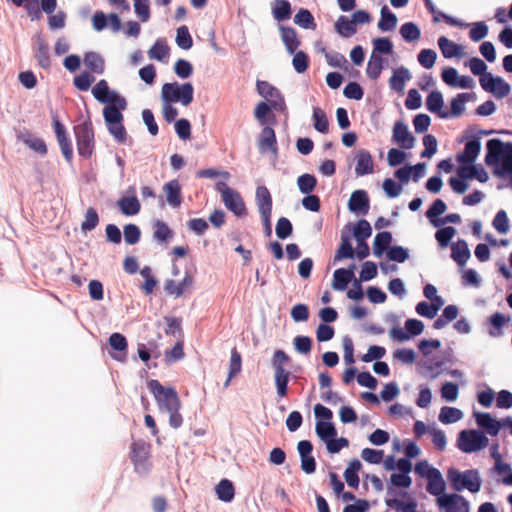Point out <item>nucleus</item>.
<instances>
[{
  "label": "nucleus",
  "mask_w": 512,
  "mask_h": 512,
  "mask_svg": "<svg viewBox=\"0 0 512 512\" xmlns=\"http://www.w3.org/2000/svg\"><path fill=\"white\" fill-rule=\"evenodd\" d=\"M173 235V231L164 221L157 220L154 223V239L158 242H168L173 238Z\"/></svg>",
  "instance_id": "45"
},
{
  "label": "nucleus",
  "mask_w": 512,
  "mask_h": 512,
  "mask_svg": "<svg viewBox=\"0 0 512 512\" xmlns=\"http://www.w3.org/2000/svg\"><path fill=\"white\" fill-rule=\"evenodd\" d=\"M194 88L191 83H166L162 86L163 99L170 102H181L188 106L193 101Z\"/></svg>",
  "instance_id": "6"
},
{
  "label": "nucleus",
  "mask_w": 512,
  "mask_h": 512,
  "mask_svg": "<svg viewBox=\"0 0 512 512\" xmlns=\"http://www.w3.org/2000/svg\"><path fill=\"white\" fill-rule=\"evenodd\" d=\"M456 233V230L452 226H447L436 231L435 238L441 248H445L449 245Z\"/></svg>",
  "instance_id": "54"
},
{
  "label": "nucleus",
  "mask_w": 512,
  "mask_h": 512,
  "mask_svg": "<svg viewBox=\"0 0 512 512\" xmlns=\"http://www.w3.org/2000/svg\"><path fill=\"white\" fill-rule=\"evenodd\" d=\"M400 34L407 42L416 41L421 36L419 27L413 22L404 23L400 28Z\"/></svg>",
  "instance_id": "49"
},
{
  "label": "nucleus",
  "mask_w": 512,
  "mask_h": 512,
  "mask_svg": "<svg viewBox=\"0 0 512 512\" xmlns=\"http://www.w3.org/2000/svg\"><path fill=\"white\" fill-rule=\"evenodd\" d=\"M361 469L359 460L354 459L349 463V466L344 471V478L347 484L352 488H357L359 485L358 472Z\"/></svg>",
  "instance_id": "39"
},
{
  "label": "nucleus",
  "mask_w": 512,
  "mask_h": 512,
  "mask_svg": "<svg viewBox=\"0 0 512 512\" xmlns=\"http://www.w3.org/2000/svg\"><path fill=\"white\" fill-rule=\"evenodd\" d=\"M215 187L221 194L222 201L229 211L238 217L247 214L246 205L238 191L230 188L225 182H217Z\"/></svg>",
  "instance_id": "7"
},
{
  "label": "nucleus",
  "mask_w": 512,
  "mask_h": 512,
  "mask_svg": "<svg viewBox=\"0 0 512 512\" xmlns=\"http://www.w3.org/2000/svg\"><path fill=\"white\" fill-rule=\"evenodd\" d=\"M383 69V60L379 55L372 52L367 64L366 73L369 78L376 80Z\"/></svg>",
  "instance_id": "46"
},
{
  "label": "nucleus",
  "mask_w": 512,
  "mask_h": 512,
  "mask_svg": "<svg viewBox=\"0 0 512 512\" xmlns=\"http://www.w3.org/2000/svg\"><path fill=\"white\" fill-rule=\"evenodd\" d=\"M84 65L90 72L95 74H102L105 69V61L101 55L96 52H87L84 55Z\"/></svg>",
  "instance_id": "31"
},
{
  "label": "nucleus",
  "mask_w": 512,
  "mask_h": 512,
  "mask_svg": "<svg viewBox=\"0 0 512 512\" xmlns=\"http://www.w3.org/2000/svg\"><path fill=\"white\" fill-rule=\"evenodd\" d=\"M259 149L261 151L277 152V140L273 128L266 126L262 129L260 134Z\"/></svg>",
  "instance_id": "28"
},
{
  "label": "nucleus",
  "mask_w": 512,
  "mask_h": 512,
  "mask_svg": "<svg viewBox=\"0 0 512 512\" xmlns=\"http://www.w3.org/2000/svg\"><path fill=\"white\" fill-rule=\"evenodd\" d=\"M463 417V413L461 410L455 407H442L440 414H439V420L443 424H451L455 423L459 420H461Z\"/></svg>",
  "instance_id": "44"
},
{
  "label": "nucleus",
  "mask_w": 512,
  "mask_h": 512,
  "mask_svg": "<svg viewBox=\"0 0 512 512\" xmlns=\"http://www.w3.org/2000/svg\"><path fill=\"white\" fill-rule=\"evenodd\" d=\"M475 417L477 424L484 428L489 435L496 436L499 433L501 424L489 413H477Z\"/></svg>",
  "instance_id": "27"
},
{
  "label": "nucleus",
  "mask_w": 512,
  "mask_h": 512,
  "mask_svg": "<svg viewBox=\"0 0 512 512\" xmlns=\"http://www.w3.org/2000/svg\"><path fill=\"white\" fill-rule=\"evenodd\" d=\"M457 175L465 180L475 178L481 183L488 180V174L485 169L472 164H462V166L457 169Z\"/></svg>",
  "instance_id": "18"
},
{
  "label": "nucleus",
  "mask_w": 512,
  "mask_h": 512,
  "mask_svg": "<svg viewBox=\"0 0 512 512\" xmlns=\"http://www.w3.org/2000/svg\"><path fill=\"white\" fill-rule=\"evenodd\" d=\"M258 93L270 102L271 107L276 110H282L285 107L284 98L280 91L267 81H257Z\"/></svg>",
  "instance_id": "11"
},
{
  "label": "nucleus",
  "mask_w": 512,
  "mask_h": 512,
  "mask_svg": "<svg viewBox=\"0 0 512 512\" xmlns=\"http://www.w3.org/2000/svg\"><path fill=\"white\" fill-rule=\"evenodd\" d=\"M127 106V102L125 101V104H123V107H121L119 102H110L107 106L103 109V116L106 124H113L117 122L123 121V115L121 113L122 110H125Z\"/></svg>",
  "instance_id": "26"
},
{
  "label": "nucleus",
  "mask_w": 512,
  "mask_h": 512,
  "mask_svg": "<svg viewBox=\"0 0 512 512\" xmlns=\"http://www.w3.org/2000/svg\"><path fill=\"white\" fill-rule=\"evenodd\" d=\"M148 388L154 395L160 409L180 410L181 401L177 391L172 387H164L158 380L148 381Z\"/></svg>",
  "instance_id": "3"
},
{
  "label": "nucleus",
  "mask_w": 512,
  "mask_h": 512,
  "mask_svg": "<svg viewBox=\"0 0 512 512\" xmlns=\"http://www.w3.org/2000/svg\"><path fill=\"white\" fill-rule=\"evenodd\" d=\"M35 57L37 59L38 64L42 68L47 69L50 67L51 59H50V54H49V46L42 38H39L37 41V49L35 52Z\"/></svg>",
  "instance_id": "40"
},
{
  "label": "nucleus",
  "mask_w": 512,
  "mask_h": 512,
  "mask_svg": "<svg viewBox=\"0 0 512 512\" xmlns=\"http://www.w3.org/2000/svg\"><path fill=\"white\" fill-rule=\"evenodd\" d=\"M292 64L296 72L304 73L309 67V57L304 51H295Z\"/></svg>",
  "instance_id": "57"
},
{
  "label": "nucleus",
  "mask_w": 512,
  "mask_h": 512,
  "mask_svg": "<svg viewBox=\"0 0 512 512\" xmlns=\"http://www.w3.org/2000/svg\"><path fill=\"white\" fill-rule=\"evenodd\" d=\"M447 478L455 491L467 489L472 493H477L482 484L479 473L475 469L461 472L457 469L451 468L447 472Z\"/></svg>",
  "instance_id": "2"
},
{
  "label": "nucleus",
  "mask_w": 512,
  "mask_h": 512,
  "mask_svg": "<svg viewBox=\"0 0 512 512\" xmlns=\"http://www.w3.org/2000/svg\"><path fill=\"white\" fill-rule=\"evenodd\" d=\"M290 362V357L283 350H276L272 358L274 368V379L279 397L287 396L288 381L290 372L285 369V365Z\"/></svg>",
  "instance_id": "4"
},
{
  "label": "nucleus",
  "mask_w": 512,
  "mask_h": 512,
  "mask_svg": "<svg viewBox=\"0 0 512 512\" xmlns=\"http://www.w3.org/2000/svg\"><path fill=\"white\" fill-rule=\"evenodd\" d=\"M470 256L471 253L465 240L459 239L451 245V257L459 266H464Z\"/></svg>",
  "instance_id": "22"
},
{
  "label": "nucleus",
  "mask_w": 512,
  "mask_h": 512,
  "mask_svg": "<svg viewBox=\"0 0 512 512\" xmlns=\"http://www.w3.org/2000/svg\"><path fill=\"white\" fill-rule=\"evenodd\" d=\"M336 31L343 37H350L357 31L353 20H349L346 16H340L335 23Z\"/></svg>",
  "instance_id": "42"
},
{
  "label": "nucleus",
  "mask_w": 512,
  "mask_h": 512,
  "mask_svg": "<svg viewBox=\"0 0 512 512\" xmlns=\"http://www.w3.org/2000/svg\"><path fill=\"white\" fill-rule=\"evenodd\" d=\"M313 119H314V128L323 134L328 133L329 131V122L325 112L319 108L315 107L313 109Z\"/></svg>",
  "instance_id": "48"
},
{
  "label": "nucleus",
  "mask_w": 512,
  "mask_h": 512,
  "mask_svg": "<svg viewBox=\"0 0 512 512\" xmlns=\"http://www.w3.org/2000/svg\"><path fill=\"white\" fill-rule=\"evenodd\" d=\"M481 150L479 139H473L465 144L464 151L457 155L460 164H473Z\"/></svg>",
  "instance_id": "19"
},
{
  "label": "nucleus",
  "mask_w": 512,
  "mask_h": 512,
  "mask_svg": "<svg viewBox=\"0 0 512 512\" xmlns=\"http://www.w3.org/2000/svg\"><path fill=\"white\" fill-rule=\"evenodd\" d=\"M99 223V216L97 211L90 207L87 209L84 217V221L81 224V229L84 232L92 231L96 228Z\"/></svg>",
  "instance_id": "56"
},
{
  "label": "nucleus",
  "mask_w": 512,
  "mask_h": 512,
  "mask_svg": "<svg viewBox=\"0 0 512 512\" xmlns=\"http://www.w3.org/2000/svg\"><path fill=\"white\" fill-rule=\"evenodd\" d=\"M176 43L180 48L184 50H188L192 47L193 39L187 26L184 25L177 29Z\"/></svg>",
  "instance_id": "55"
},
{
  "label": "nucleus",
  "mask_w": 512,
  "mask_h": 512,
  "mask_svg": "<svg viewBox=\"0 0 512 512\" xmlns=\"http://www.w3.org/2000/svg\"><path fill=\"white\" fill-rule=\"evenodd\" d=\"M53 127L63 156L68 162H71L73 158L72 144L67 136L64 125L58 120L57 117H53Z\"/></svg>",
  "instance_id": "13"
},
{
  "label": "nucleus",
  "mask_w": 512,
  "mask_h": 512,
  "mask_svg": "<svg viewBox=\"0 0 512 512\" xmlns=\"http://www.w3.org/2000/svg\"><path fill=\"white\" fill-rule=\"evenodd\" d=\"M92 94L100 103L119 102L121 107L125 104V98L120 96L117 92L109 89L106 80H100L93 88Z\"/></svg>",
  "instance_id": "12"
},
{
  "label": "nucleus",
  "mask_w": 512,
  "mask_h": 512,
  "mask_svg": "<svg viewBox=\"0 0 512 512\" xmlns=\"http://www.w3.org/2000/svg\"><path fill=\"white\" fill-rule=\"evenodd\" d=\"M488 34V26L485 22L479 21L473 24V27L469 31V37L473 42H479L485 38Z\"/></svg>",
  "instance_id": "60"
},
{
  "label": "nucleus",
  "mask_w": 512,
  "mask_h": 512,
  "mask_svg": "<svg viewBox=\"0 0 512 512\" xmlns=\"http://www.w3.org/2000/svg\"><path fill=\"white\" fill-rule=\"evenodd\" d=\"M150 455L151 445L144 440H137L131 444L130 459L137 473L145 475L151 470Z\"/></svg>",
  "instance_id": "5"
},
{
  "label": "nucleus",
  "mask_w": 512,
  "mask_h": 512,
  "mask_svg": "<svg viewBox=\"0 0 512 512\" xmlns=\"http://www.w3.org/2000/svg\"><path fill=\"white\" fill-rule=\"evenodd\" d=\"M163 191L168 204L173 208L180 207L182 203L181 186L178 180H171L164 184Z\"/></svg>",
  "instance_id": "20"
},
{
  "label": "nucleus",
  "mask_w": 512,
  "mask_h": 512,
  "mask_svg": "<svg viewBox=\"0 0 512 512\" xmlns=\"http://www.w3.org/2000/svg\"><path fill=\"white\" fill-rule=\"evenodd\" d=\"M438 46L444 58L461 57L463 54V47L449 40L445 36L438 38Z\"/></svg>",
  "instance_id": "23"
},
{
  "label": "nucleus",
  "mask_w": 512,
  "mask_h": 512,
  "mask_svg": "<svg viewBox=\"0 0 512 512\" xmlns=\"http://www.w3.org/2000/svg\"><path fill=\"white\" fill-rule=\"evenodd\" d=\"M294 22L295 24L305 29H313L316 26L313 15L309 10L304 8L300 9L294 16Z\"/></svg>",
  "instance_id": "51"
},
{
  "label": "nucleus",
  "mask_w": 512,
  "mask_h": 512,
  "mask_svg": "<svg viewBox=\"0 0 512 512\" xmlns=\"http://www.w3.org/2000/svg\"><path fill=\"white\" fill-rule=\"evenodd\" d=\"M432 476L428 478L427 491L433 496L440 497L444 495L445 481L439 470H433Z\"/></svg>",
  "instance_id": "29"
},
{
  "label": "nucleus",
  "mask_w": 512,
  "mask_h": 512,
  "mask_svg": "<svg viewBox=\"0 0 512 512\" xmlns=\"http://www.w3.org/2000/svg\"><path fill=\"white\" fill-rule=\"evenodd\" d=\"M316 433L325 443L337 436V430L330 421H318L316 423Z\"/></svg>",
  "instance_id": "43"
},
{
  "label": "nucleus",
  "mask_w": 512,
  "mask_h": 512,
  "mask_svg": "<svg viewBox=\"0 0 512 512\" xmlns=\"http://www.w3.org/2000/svg\"><path fill=\"white\" fill-rule=\"evenodd\" d=\"M256 204L260 215L272 214V196L265 186H258L256 189Z\"/></svg>",
  "instance_id": "21"
},
{
  "label": "nucleus",
  "mask_w": 512,
  "mask_h": 512,
  "mask_svg": "<svg viewBox=\"0 0 512 512\" xmlns=\"http://www.w3.org/2000/svg\"><path fill=\"white\" fill-rule=\"evenodd\" d=\"M281 39L289 54H294L300 45L297 33L294 28L280 26Z\"/></svg>",
  "instance_id": "25"
},
{
  "label": "nucleus",
  "mask_w": 512,
  "mask_h": 512,
  "mask_svg": "<svg viewBox=\"0 0 512 512\" xmlns=\"http://www.w3.org/2000/svg\"><path fill=\"white\" fill-rule=\"evenodd\" d=\"M439 310V305L429 304L425 301L419 302L416 305V312L423 317L432 319L436 316Z\"/></svg>",
  "instance_id": "64"
},
{
  "label": "nucleus",
  "mask_w": 512,
  "mask_h": 512,
  "mask_svg": "<svg viewBox=\"0 0 512 512\" xmlns=\"http://www.w3.org/2000/svg\"><path fill=\"white\" fill-rule=\"evenodd\" d=\"M489 439L478 430H463L459 433L457 447L465 452L472 453L484 449L488 446Z\"/></svg>",
  "instance_id": "8"
},
{
  "label": "nucleus",
  "mask_w": 512,
  "mask_h": 512,
  "mask_svg": "<svg viewBox=\"0 0 512 512\" xmlns=\"http://www.w3.org/2000/svg\"><path fill=\"white\" fill-rule=\"evenodd\" d=\"M22 141L25 145H27L30 149L34 150L35 152L41 155L47 154V146L41 138L35 137L32 134H26L25 136H23Z\"/></svg>",
  "instance_id": "50"
},
{
  "label": "nucleus",
  "mask_w": 512,
  "mask_h": 512,
  "mask_svg": "<svg viewBox=\"0 0 512 512\" xmlns=\"http://www.w3.org/2000/svg\"><path fill=\"white\" fill-rule=\"evenodd\" d=\"M148 54L152 59L163 61L169 55V47L164 41L158 39L150 48Z\"/></svg>",
  "instance_id": "52"
},
{
  "label": "nucleus",
  "mask_w": 512,
  "mask_h": 512,
  "mask_svg": "<svg viewBox=\"0 0 512 512\" xmlns=\"http://www.w3.org/2000/svg\"><path fill=\"white\" fill-rule=\"evenodd\" d=\"M437 54L432 49H422L418 54V62L426 69L434 66Z\"/></svg>",
  "instance_id": "61"
},
{
  "label": "nucleus",
  "mask_w": 512,
  "mask_h": 512,
  "mask_svg": "<svg viewBox=\"0 0 512 512\" xmlns=\"http://www.w3.org/2000/svg\"><path fill=\"white\" fill-rule=\"evenodd\" d=\"M348 207L352 212L366 214L369 210V197L366 191L356 190L349 199Z\"/></svg>",
  "instance_id": "16"
},
{
  "label": "nucleus",
  "mask_w": 512,
  "mask_h": 512,
  "mask_svg": "<svg viewBox=\"0 0 512 512\" xmlns=\"http://www.w3.org/2000/svg\"><path fill=\"white\" fill-rule=\"evenodd\" d=\"M124 240L129 245H134L139 242L141 232L137 225L127 224L124 226Z\"/></svg>",
  "instance_id": "58"
},
{
  "label": "nucleus",
  "mask_w": 512,
  "mask_h": 512,
  "mask_svg": "<svg viewBox=\"0 0 512 512\" xmlns=\"http://www.w3.org/2000/svg\"><path fill=\"white\" fill-rule=\"evenodd\" d=\"M272 14L275 20L282 22L291 17L292 9L288 0H275L272 5Z\"/></svg>",
  "instance_id": "34"
},
{
  "label": "nucleus",
  "mask_w": 512,
  "mask_h": 512,
  "mask_svg": "<svg viewBox=\"0 0 512 512\" xmlns=\"http://www.w3.org/2000/svg\"><path fill=\"white\" fill-rule=\"evenodd\" d=\"M297 184L303 194H309L315 189L317 179L314 175L306 173L298 177Z\"/></svg>",
  "instance_id": "53"
},
{
  "label": "nucleus",
  "mask_w": 512,
  "mask_h": 512,
  "mask_svg": "<svg viewBox=\"0 0 512 512\" xmlns=\"http://www.w3.org/2000/svg\"><path fill=\"white\" fill-rule=\"evenodd\" d=\"M444 101L441 92L432 91L426 98V107L432 113H437L440 118H449L447 111H442Z\"/></svg>",
  "instance_id": "24"
},
{
  "label": "nucleus",
  "mask_w": 512,
  "mask_h": 512,
  "mask_svg": "<svg viewBox=\"0 0 512 512\" xmlns=\"http://www.w3.org/2000/svg\"><path fill=\"white\" fill-rule=\"evenodd\" d=\"M381 18L378 22V28L381 31H391L397 25V17L386 5L381 8Z\"/></svg>",
  "instance_id": "38"
},
{
  "label": "nucleus",
  "mask_w": 512,
  "mask_h": 512,
  "mask_svg": "<svg viewBox=\"0 0 512 512\" xmlns=\"http://www.w3.org/2000/svg\"><path fill=\"white\" fill-rule=\"evenodd\" d=\"M392 241V235L388 231L379 232L373 243V252L375 256L380 257L387 250Z\"/></svg>",
  "instance_id": "37"
},
{
  "label": "nucleus",
  "mask_w": 512,
  "mask_h": 512,
  "mask_svg": "<svg viewBox=\"0 0 512 512\" xmlns=\"http://www.w3.org/2000/svg\"><path fill=\"white\" fill-rule=\"evenodd\" d=\"M392 140L403 149H411L415 143L414 136L409 132L408 126L402 121H397L394 124Z\"/></svg>",
  "instance_id": "14"
},
{
  "label": "nucleus",
  "mask_w": 512,
  "mask_h": 512,
  "mask_svg": "<svg viewBox=\"0 0 512 512\" xmlns=\"http://www.w3.org/2000/svg\"><path fill=\"white\" fill-rule=\"evenodd\" d=\"M493 227L501 234H505L509 230V220L504 210L497 212L492 222Z\"/></svg>",
  "instance_id": "62"
},
{
  "label": "nucleus",
  "mask_w": 512,
  "mask_h": 512,
  "mask_svg": "<svg viewBox=\"0 0 512 512\" xmlns=\"http://www.w3.org/2000/svg\"><path fill=\"white\" fill-rule=\"evenodd\" d=\"M216 493L220 500L230 502L234 498L235 489L230 480L222 479L216 486Z\"/></svg>",
  "instance_id": "41"
},
{
  "label": "nucleus",
  "mask_w": 512,
  "mask_h": 512,
  "mask_svg": "<svg viewBox=\"0 0 512 512\" xmlns=\"http://www.w3.org/2000/svg\"><path fill=\"white\" fill-rule=\"evenodd\" d=\"M436 503L444 512H469L468 501L459 494H444L436 499Z\"/></svg>",
  "instance_id": "10"
},
{
  "label": "nucleus",
  "mask_w": 512,
  "mask_h": 512,
  "mask_svg": "<svg viewBox=\"0 0 512 512\" xmlns=\"http://www.w3.org/2000/svg\"><path fill=\"white\" fill-rule=\"evenodd\" d=\"M117 205L126 216H133L139 213L141 209L140 202L136 196L122 197L118 200Z\"/></svg>",
  "instance_id": "30"
},
{
  "label": "nucleus",
  "mask_w": 512,
  "mask_h": 512,
  "mask_svg": "<svg viewBox=\"0 0 512 512\" xmlns=\"http://www.w3.org/2000/svg\"><path fill=\"white\" fill-rule=\"evenodd\" d=\"M355 265L350 268H339L334 271L332 288L337 291H343L347 288V285L354 279Z\"/></svg>",
  "instance_id": "17"
},
{
  "label": "nucleus",
  "mask_w": 512,
  "mask_h": 512,
  "mask_svg": "<svg viewBox=\"0 0 512 512\" xmlns=\"http://www.w3.org/2000/svg\"><path fill=\"white\" fill-rule=\"evenodd\" d=\"M503 146L504 142L496 138L488 140L486 144V164L494 165L501 160V165L496 167L493 171L494 175L498 178L512 176V151L508 154L503 150Z\"/></svg>",
  "instance_id": "1"
},
{
  "label": "nucleus",
  "mask_w": 512,
  "mask_h": 512,
  "mask_svg": "<svg viewBox=\"0 0 512 512\" xmlns=\"http://www.w3.org/2000/svg\"><path fill=\"white\" fill-rule=\"evenodd\" d=\"M411 78L409 70L405 67H400L393 72V75L389 79V85L391 89L402 92L404 85L407 80Z\"/></svg>",
  "instance_id": "33"
},
{
  "label": "nucleus",
  "mask_w": 512,
  "mask_h": 512,
  "mask_svg": "<svg viewBox=\"0 0 512 512\" xmlns=\"http://www.w3.org/2000/svg\"><path fill=\"white\" fill-rule=\"evenodd\" d=\"M241 369L242 357L241 354L238 352L237 348L234 347L231 350L228 377L224 383V388H227L230 385L231 380L241 372Z\"/></svg>",
  "instance_id": "32"
},
{
  "label": "nucleus",
  "mask_w": 512,
  "mask_h": 512,
  "mask_svg": "<svg viewBox=\"0 0 512 512\" xmlns=\"http://www.w3.org/2000/svg\"><path fill=\"white\" fill-rule=\"evenodd\" d=\"M473 98L471 93H460L451 101L449 117H459L465 111V103Z\"/></svg>",
  "instance_id": "35"
},
{
  "label": "nucleus",
  "mask_w": 512,
  "mask_h": 512,
  "mask_svg": "<svg viewBox=\"0 0 512 512\" xmlns=\"http://www.w3.org/2000/svg\"><path fill=\"white\" fill-rule=\"evenodd\" d=\"M371 234L372 229L370 223L365 219L359 220L354 229V236L357 239V241L366 240L371 236Z\"/></svg>",
  "instance_id": "59"
},
{
  "label": "nucleus",
  "mask_w": 512,
  "mask_h": 512,
  "mask_svg": "<svg viewBox=\"0 0 512 512\" xmlns=\"http://www.w3.org/2000/svg\"><path fill=\"white\" fill-rule=\"evenodd\" d=\"M78 154L90 158L94 150V131L90 121H85L74 127Z\"/></svg>",
  "instance_id": "9"
},
{
  "label": "nucleus",
  "mask_w": 512,
  "mask_h": 512,
  "mask_svg": "<svg viewBox=\"0 0 512 512\" xmlns=\"http://www.w3.org/2000/svg\"><path fill=\"white\" fill-rule=\"evenodd\" d=\"M293 226L289 219L281 217L276 224V235L280 239H286L292 234Z\"/></svg>",
  "instance_id": "63"
},
{
  "label": "nucleus",
  "mask_w": 512,
  "mask_h": 512,
  "mask_svg": "<svg viewBox=\"0 0 512 512\" xmlns=\"http://www.w3.org/2000/svg\"><path fill=\"white\" fill-rule=\"evenodd\" d=\"M510 321V317H505L502 313L496 312L492 314L489 318V324L494 328V330H490L489 334L491 336L497 337L502 334L503 326Z\"/></svg>",
  "instance_id": "47"
},
{
  "label": "nucleus",
  "mask_w": 512,
  "mask_h": 512,
  "mask_svg": "<svg viewBox=\"0 0 512 512\" xmlns=\"http://www.w3.org/2000/svg\"><path fill=\"white\" fill-rule=\"evenodd\" d=\"M385 504L397 512H417V503L411 498L407 502L397 498H386Z\"/></svg>",
  "instance_id": "36"
},
{
  "label": "nucleus",
  "mask_w": 512,
  "mask_h": 512,
  "mask_svg": "<svg viewBox=\"0 0 512 512\" xmlns=\"http://www.w3.org/2000/svg\"><path fill=\"white\" fill-rule=\"evenodd\" d=\"M355 173L364 176L374 172V162L371 153L366 149H359L356 157Z\"/></svg>",
  "instance_id": "15"
}]
</instances>
